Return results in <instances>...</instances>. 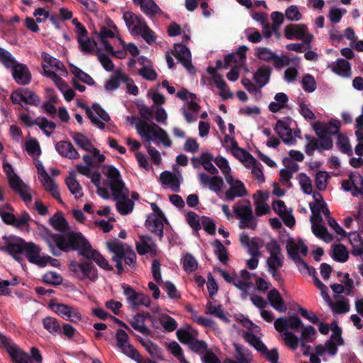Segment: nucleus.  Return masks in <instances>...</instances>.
I'll use <instances>...</instances> for the list:
<instances>
[{
	"mask_svg": "<svg viewBox=\"0 0 363 363\" xmlns=\"http://www.w3.org/2000/svg\"><path fill=\"white\" fill-rule=\"evenodd\" d=\"M341 123L337 119H331L328 122L316 121L313 125V128L318 137L306 135L309 141L305 146V152L308 156H312L315 150L321 152L323 150H330L333 147L332 135H337L340 133Z\"/></svg>",
	"mask_w": 363,
	"mask_h": 363,
	"instance_id": "7ed1b4c3",
	"label": "nucleus"
},
{
	"mask_svg": "<svg viewBox=\"0 0 363 363\" xmlns=\"http://www.w3.org/2000/svg\"><path fill=\"white\" fill-rule=\"evenodd\" d=\"M3 169L8 177L9 186L12 191L18 194L23 202H30L32 201L31 189L14 173L12 165L7 162H4Z\"/></svg>",
	"mask_w": 363,
	"mask_h": 363,
	"instance_id": "39448f33",
	"label": "nucleus"
},
{
	"mask_svg": "<svg viewBox=\"0 0 363 363\" xmlns=\"http://www.w3.org/2000/svg\"><path fill=\"white\" fill-rule=\"evenodd\" d=\"M236 355V362L238 363H252V353L247 348L239 345L238 343H233Z\"/></svg>",
	"mask_w": 363,
	"mask_h": 363,
	"instance_id": "a19ab883",
	"label": "nucleus"
},
{
	"mask_svg": "<svg viewBox=\"0 0 363 363\" xmlns=\"http://www.w3.org/2000/svg\"><path fill=\"white\" fill-rule=\"evenodd\" d=\"M106 177L116 204H134L133 201L129 199V191L122 180L119 170L113 165H108Z\"/></svg>",
	"mask_w": 363,
	"mask_h": 363,
	"instance_id": "20e7f679",
	"label": "nucleus"
},
{
	"mask_svg": "<svg viewBox=\"0 0 363 363\" xmlns=\"http://www.w3.org/2000/svg\"><path fill=\"white\" fill-rule=\"evenodd\" d=\"M199 179L201 185L203 186H208L209 189L216 192H220L224 184L223 180L220 177L214 175L210 177L206 173H200Z\"/></svg>",
	"mask_w": 363,
	"mask_h": 363,
	"instance_id": "bb28decb",
	"label": "nucleus"
},
{
	"mask_svg": "<svg viewBox=\"0 0 363 363\" xmlns=\"http://www.w3.org/2000/svg\"><path fill=\"white\" fill-rule=\"evenodd\" d=\"M213 245L215 248V253L217 255L218 259L223 264H227L228 260V256L227 250L225 246L219 241L216 240Z\"/></svg>",
	"mask_w": 363,
	"mask_h": 363,
	"instance_id": "69168bd1",
	"label": "nucleus"
},
{
	"mask_svg": "<svg viewBox=\"0 0 363 363\" xmlns=\"http://www.w3.org/2000/svg\"><path fill=\"white\" fill-rule=\"evenodd\" d=\"M138 33L141 34L143 38L148 44L152 43L156 39L154 32L148 27L145 21L138 28Z\"/></svg>",
	"mask_w": 363,
	"mask_h": 363,
	"instance_id": "774afa93",
	"label": "nucleus"
},
{
	"mask_svg": "<svg viewBox=\"0 0 363 363\" xmlns=\"http://www.w3.org/2000/svg\"><path fill=\"white\" fill-rule=\"evenodd\" d=\"M314 284L320 291L323 298L330 306L334 313L342 314L347 313L350 311V306L348 299L341 298L333 303L327 292V287L318 279L317 277H314Z\"/></svg>",
	"mask_w": 363,
	"mask_h": 363,
	"instance_id": "1a4fd4ad",
	"label": "nucleus"
},
{
	"mask_svg": "<svg viewBox=\"0 0 363 363\" xmlns=\"http://www.w3.org/2000/svg\"><path fill=\"white\" fill-rule=\"evenodd\" d=\"M274 211L281 218L284 224L292 228L295 225V218L292 214V208L287 206H274Z\"/></svg>",
	"mask_w": 363,
	"mask_h": 363,
	"instance_id": "72a5a7b5",
	"label": "nucleus"
},
{
	"mask_svg": "<svg viewBox=\"0 0 363 363\" xmlns=\"http://www.w3.org/2000/svg\"><path fill=\"white\" fill-rule=\"evenodd\" d=\"M330 178L328 173L325 171H318L315 177V182L316 188L319 191L325 190L327 184L328 180Z\"/></svg>",
	"mask_w": 363,
	"mask_h": 363,
	"instance_id": "338daca9",
	"label": "nucleus"
},
{
	"mask_svg": "<svg viewBox=\"0 0 363 363\" xmlns=\"http://www.w3.org/2000/svg\"><path fill=\"white\" fill-rule=\"evenodd\" d=\"M199 335V332L190 325H186L177 331V339L183 344L189 345Z\"/></svg>",
	"mask_w": 363,
	"mask_h": 363,
	"instance_id": "c85d7f7f",
	"label": "nucleus"
},
{
	"mask_svg": "<svg viewBox=\"0 0 363 363\" xmlns=\"http://www.w3.org/2000/svg\"><path fill=\"white\" fill-rule=\"evenodd\" d=\"M24 252L30 263L36 264L40 267L45 263V259L44 258L45 255L40 254V247L34 242H27Z\"/></svg>",
	"mask_w": 363,
	"mask_h": 363,
	"instance_id": "4be33fe9",
	"label": "nucleus"
},
{
	"mask_svg": "<svg viewBox=\"0 0 363 363\" xmlns=\"http://www.w3.org/2000/svg\"><path fill=\"white\" fill-rule=\"evenodd\" d=\"M229 206H223V211L229 218L235 216L236 218L240 219V228H245L246 223L251 220L252 218V209L250 206H233V214L231 213L230 210L228 209Z\"/></svg>",
	"mask_w": 363,
	"mask_h": 363,
	"instance_id": "2eb2a0df",
	"label": "nucleus"
},
{
	"mask_svg": "<svg viewBox=\"0 0 363 363\" xmlns=\"http://www.w3.org/2000/svg\"><path fill=\"white\" fill-rule=\"evenodd\" d=\"M69 269L72 275L80 281L92 283L95 282L99 278L97 269L86 261L77 262L72 260L69 264Z\"/></svg>",
	"mask_w": 363,
	"mask_h": 363,
	"instance_id": "0eeeda50",
	"label": "nucleus"
},
{
	"mask_svg": "<svg viewBox=\"0 0 363 363\" xmlns=\"http://www.w3.org/2000/svg\"><path fill=\"white\" fill-rule=\"evenodd\" d=\"M65 184L69 191L74 196L76 199H79L83 196L82 188L79 182L75 178L74 172L69 173V176L66 178Z\"/></svg>",
	"mask_w": 363,
	"mask_h": 363,
	"instance_id": "58836bf2",
	"label": "nucleus"
},
{
	"mask_svg": "<svg viewBox=\"0 0 363 363\" xmlns=\"http://www.w3.org/2000/svg\"><path fill=\"white\" fill-rule=\"evenodd\" d=\"M342 187L346 191H351L352 196L363 194V177L359 173H351L349 179L343 180Z\"/></svg>",
	"mask_w": 363,
	"mask_h": 363,
	"instance_id": "6ab92c4d",
	"label": "nucleus"
},
{
	"mask_svg": "<svg viewBox=\"0 0 363 363\" xmlns=\"http://www.w3.org/2000/svg\"><path fill=\"white\" fill-rule=\"evenodd\" d=\"M167 350L178 359L179 363H189L184 355L182 347L175 341L166 344Z\"/></svg>",
	"mask_w": 363,
	"mask_h": 363,
	"instance_id": "49530a36",
	"label": "nucleus"
},
{
	"mask_svg": "<svg viewBox=\"0 0 363 363\" xmlns=\"http://www.w3.org/2000/svg\"><path fill=\"white\" fill-rule=\"evenodd\" d=\"M267 299L271 306L275 310L281 313H284L286 311V305L280 293L276 289H271L269 291Z\"/></svg>",
	"mask_w": 363,
	"mask_h": 363,
	"instance_id": "473e14b6",
	"label": "nucleus"
},
{
	"mask_svg": "<svg viewBox=\"0 0 363 363\" xmlns=\"http://www.w3.org/2000/svg\"><path fill=\"white\" fill-rule=\"evenodd\" d=\"M337 351V345L332 340H328L324 344H318L314 347V352L323 358L326 356H334Z\"/></svg>",
	"mask_w": 363,
	"mask_h": 363,
	"instance_id": "f704fd0d",
	"label": "nucleus"
},
{
	"mask_svg": "<svg viewBox=\"0 0 363 363\" xmlns=\"http://www.w3.org/2000/svg\"><path fill=\"white\" fill-rule=\"evenodd\" d=\"M138 134L145 138V141L150 143L152 137L157 138L165 147H170L172 141L169 138L167 132L155 123L149 124L140 121L136 125Z\"/></svg>",
	"mask_w": 363,
	"mask_h": 363,
	"instance_id": "423d86ee",
	"label": "nucleus"
},
{
	"mask_svg": "<svg viewBox=\"0 0 363 363\" xmlns=\"http://www.w3.org/2000/svg\"><path fill=\"white\" fill-rule=\"evenodd\" d=\"M0 62L8 69H13L18 62L6 50L0 48Z\"/></svg>",
	"mask_w": 363,
	"mask_h": 363,
	"instance_id": "864d4df0",
	"label": "nucleus"
},
{
	"mask_svg": "<svg viewBox=\"0 0 363 363\" xmlns=\"http://www.w3.org/2000/svg\"><path fill=\"white\" fill-rule=\"evenodd\" d=\"M276 133L286 144H294L295 140L293 138L292 130L286 121L279 119L274 128Z\"/></svg>",
	"mask_w": 363,
	"mask_h": 363,
	"instance_id": "a878e982",
	"label": "nucleus"
},
{
	"mask_svg": "<svg viewBox=\"0 0 363 363\" xmlns=\"http://www.w3.org/2000/svg\"><path fill=\"white\" fill-rule=\"evenodd\" d=\"M71 72L74 75L76 78L82 82L90 86L95 84V81L93 79V78L89 74L80 69L79 67L74 65H72Z\"/></svg>",
	"mask_w": 363,
	"mask_h": 363,
	"instance_id": "5fc2aeb1",
	"label": "nucleus"
},
{
	"mask_svg": "<svg viewBox=\"0 0 363 363\" xmlns=\"http://www.w3.org/2000/svg\"><path fill=\"white\" fill-rule=\"evenodd\" d=\"M183 267L188 273L195 272L198 268V262L195 257L189 253H186L182 258Z\"/></svg>",
	"mask_w": 363,
	"mask_h": 363,
	"instance_id": "6e6d98bb",
	"label": "nucleus"
},
{
	"mask_svg": "<svg viewBox=\"0 0 363 363\" xmlns=\"http://www.w3.org/2000/svg\"><path fill=\"white\" fill-rule=\"evenodd\" d=\"M337 145L339 150L342 153L347 154L348 156L352 155V150L348 138L342 133L337 135Z\"/></svg>",
	"mask_w": 363,
	"mask_h": 363,
	"instance_id": "8fccbe9b",
	"label": "nucleus"
},
{
	"mask_svg": "<svg viewBox=\"0 0 363 363\" xmlns=\"http://www.w3.org/2000/svg\"><path fill=\"white\" fill-rule=\"evenodd\" d=\"M160 320L164 330L167 332H172L177 327V321L173 318L167 314H161L160 316Z\"/></svg>",
	"mask_w": 363,
	"mask_h": 363,
	"instance_id": "e2e57ef3",
	"label": "nucleus"
},
{
	"mask_svg": "<svg viewBox=\"0 0 363 363\" xmlns=\"http://www.w3.org/2000/svg\"><path fill=\"white\" fill-rule=\"evenodd\" d=\"M240 241L250 256H262L261 245L256 238H251L247 234L242 233L240 236Z\"/></svg>",
	"mask_w": 363,
	"mask_h": 363,
	"instance_id": "cd10ccee",
	"label": "nucleus"
},
{
	"mask_svg": "<svg viewBox=\"0 0 363 363\" xmlns=\"http://www.w3.org/2000/svg\"><path fill=\"white\" fill-rule=\"evenodd\" d=\"M42 280L48 284L60 285L63 281V278L57 272L49 271L43 275Z\"/></svg>",
	"mask_w": 363,
	"mask_h": 363,
	"instance_id": "4d7b16f0",
	"label": "nucleus"
},
{
	"mask_svg": "<svg viewBox=\"0 0 363 363\" xmlns=\"http://www.w3.org/2000/svg\"><path fill=\"white\" fill-rule=\"evenodd\" d=\"M242 335L245 341L253 346L257 351L264 350L265 345L258 336L250 332H245Z\"/></svg>",
	"mask_w": 363,
	"mask_h": 363,
	"instance_id": "603ef678",
	"label": "nucleus"
},
{
	"mask_svg": "<svg viewBox=\"0 0 363 363\" xmlns=\"http://www.w3.org/2000/svg\"><path fill=\"white\" fill-rule=\"evenodd\" d=\"M135 249L140 255H150L154 257L157 254V245L149 235H140L135 243Z\"/></svg>",
	"mask_w": 363,
	"mask_h": 363,
	"instance_id": "aec40b11",
	"label": "nucleus"
},
{
	"mask_svg": "<svg viewBox=\"0 0 363 363\" xmlns=\"http://www.w3.org/2000/svg\"><path fill=\"white\" fill-rule=\"evenodd\" d=\"M251 274L246 269H242L240 272V274H235L233 278L232 284L236 288L242 291V298H246L248 295V291L252 287L250 281Z\"/></svg>",
	"mask_w": 363,
	"mask_h": 363,
	"instance_id": "412c9836",
	"label": "nucleus"
},
{
	"mask_svg": "<svg viewBox=\"0 0 363 363\" xmlns=\"http://www.w3.org/2000/svg\"><path fill=\"white\" fill-rule=\"evenodd\" d=\"M79 50L84 54H91L94 50L96 43L93 38H90L86 35V37L77 38Z\"/></svg>",
	"mask_w": 363,
	"mask_h": 363,
	"instance_id": "a18cd8bd",
	"label": "nucleus"
},
{
	"mask_svg": "<svg viewBox=\"0 0 363 363\" xmlns=\"http://www.w3.org/2000/svg\"><path fill=\"white\" fill-rule=\"evenodd\" d=\"M206 313L218 317L225 322L228 321L222 306L220 304H216L212 301H208L207 303L206 306Z\"/></svg>",
	"mask_w": 363,
	"mask_h": 363,
	"instance_id": "c03bdc74",
	"label": "nucleus"
},
{
	"mask_svg": "<svg viewBox=\"0 0 363 363\" xmlns=\"http://www.w3.org/2000/svg\"><path fill=\"white\" fill-rule=\"evenodd\" d=\"M186 310L190 313L191 319L195 323L209 328H214L216 325V323L213 320L199 315L198 313L191 306H186Z\"/></svg>",
	"mask_w": 363,
	"mask_h": 363,
	"instance_id": "79ce46f5",
	"label": "nucleus"
},
{
	"mask_svg": "<svg viewBox=\"0 0 363 363\" xmlns=\"http://www.w3.org/2000/svg\"><path fill=\"white\" fill-rule=\"evenodd\" d=\"M311 211V218L313 216L317 218H320V222H323V218H328L330 217V211L327 206H310Z\"/></svg>",
	"mask_w": 363,
	"mask_h": 363,
	"instance_id": "13d9d810",
	"label": "nucleus"
},
{
	"mask_svg": "<svg viewBox=\"0 0 363 363\" xmlns=\"http://www.w3.org/2000/svg\"><path fill=\"white\" fill-rule=\"evenodd\" d=\"M174 56L186 69L191 74L196 73V69L191 63V54L189 49L181 43L174 45Z\"/></svg>",
	"mask_w": 363,
	"mask_h": 363,
	"instance_id": "dca6fc26",
	"label": "nucleus"
},
{
	"mask_svg": "<svg viewBox=\"0 0 363 363\" xmlns=\"http://www.w3.org/2000/svg\"><path fill=\"white\" fill-rule=\"evenodd\" d=\"M106 246L108 250L114 255L112 260L116 262V267L118 274L123 273L124 271L122 264L123 256L131 247L116 239L107 241Z\"/></svg>",
	"mask_w": 363,
	"mask_h": 363,
	"instance_id": "9b49d317",
	"label": "nucleus"
},
{
	"mask_svg": "<svg viewBox=\"0 0 363 363\" xmlns=\"http://www.w3.org/2000/svg\"><path fill=\"white\" fill-rule=\"evenodd\" d=\"M65 235L55 237V245L62 250H77L79 254L93 260L97 265L105 270H111L112 266L99 252L94 250L89 242L80 233L68 231Z\"/></svg>",
	"mask_w": 363,
	"mask_h": 363,
	"instance_id": "f03ea898",
	"label": "nucleus"
},
{
	"mask_svg": "<svg viewBox=\"0 0 363 363\" xmlns=\"http://www.w3.org/2000/svg\"><path fill=\"white\" fill-rule=\"evenodd\" d=\"M122 288L127 301L131 308H135L140 306L149 307L150 306L151 301L147 296L143 293L136 292L128 285H123Z\"/></svg>",
	"mask_w": 363,
	"mask_h": 363,
	"instance_id": "4468645a",
	"label": "nucleus"
},
{
	"mask_svg": "<svg viewBox=\"0 0 363 363\" xmlns=\"http://www.w3.org/2000/svg\"><path fill=\"white\" fill-rule=\"evenodd\" d=\"M0 341L6 349L14 363H33L28 354L13 344L6 336L0 335Z\"/></svg>",
	"mask_w": 363,
	"mask_h": 363,
	"instance_id": "f8f14e48",
	"label": "nucleus"
},
{
	"mask_svg": "<svg viewBox=\"0 0 363 363\" xmlns=\"http://www.w3.org/2000/svg\"><path fill=\"white\" fill-rule=\"evenodd\" d=\"M70 306H71L67 304L58 303L55 299L50 300L48 303L49 308L64 319L65 316H67V313Z\"/></svg>",
	"mask_w": 363,
	"mask_h": 363,
	"instance_id": "de8ad7c7",
	"label": "nucleus"
},
{
	"mask_svg": "<svg viewBox=\"0 0 363 363\" xmlns=\"http://www.w3.org/2000/svg\"><path fill=\"white\" fill-rule=\"evenodd\" d=\"M286 249L292 259L304 257L308 253L307 246L301 240H288Z\"/></svg>",
	"mask_w": 363,
	"mask_h": 363,
	"instance_id": "b1692460",
	"label": "nucleus"
},
{
	"mask_svg": "<svg viewBox=\"0 0 363 363\" xmlns=\"http://www.w3.org/2000/svg\"><path fill=\"white\" fill-rule=\"evenodd\" d=\"M310 220L312 232L317 238L327 243L331 242L333 240V235L322 225L320 218H317L313 216V218H310Z\"/></svg>",
	"mask_w": 363,
	"mask_h": 363,
	"instance_id": "393cba45",
	"label": "nucleus"
},
{
	"mask_svg": "<svg viewBox=\"0 0 363 363\" xmlns=\"http://www.w3.org/2000/svg\"><path fill=\"white\" fill-rule=\"evenodd\" d=\"M332 258L340 263L347 262L349 259V252L342 244H336L332 247Z\"/></svg>",
	"mask_w": 363,
	"mask_h": 363,
	"instance_id": "ea45409f",
	"label": "nucleus"
},
{
	"mask_svg": "<svg viewBox=\"0 0 363 363\" xmlns=\"http://www.w3.org/2000/svg\"><path fill=\"white\" fill-rule=\"evenodd\" d=\"M165 220L166 218L158 206H153L152 212L147 216L145 225L150 232L162 240Z\"/></svg>",
	"mask_w": 363,
	"mask_h": 363,
	"instance_id": "9d476101",
	"label": "nucleus"
},
{
	"mask_svg": "<svg viewBox=\"0 0 363 363\" xmlns=\"http://www.w3.org/2000/svg\"><path fill=\"white\" fill-rule=\"evenodd\" d=\"M225 180L230 186L225 192L227 201H233L235 198L244 197L247 194L245 184L240 180L234 179L232 175L226 176Z\"/></svg>",
	"mask_w": 363,
	"mask_h": 363,
	"instance_id": "ddd939ff",
	"label": "nucleus"
},
{
	"mask_svg": "<svg viewBox=\"0 0 363 363\" xmlns=\"http://www.w3.org/2000/svg\"><path fill=\"white\" fill-rule=\"evenodd\" d=\"M11 70L12 77L18 84L25 86L30 83L32 76L26 65L18 62Z\"/></svg>",
	"mask_w": 363,
	"mask_h": 363,
	"instance_id": "5701e85b",
	"label": "nucleus"
},
{
	"mask_svg": "<svg viewBox=\"0 0 363 363\" xmlns=\"http://www.w3.org/2000/svg\"><path fill=\"white\" fill-rule=\"evenodd\" d=\"M301 84L303 89L308 93L313 92L317 87L314 77L310 74H306L303 77Z\"/></svg>",
	"mask_w": 363,
	"mask_h": 363,
	"instance_id": "bf43d9fd",
	"label": "nucleus"
},
{
	"mask_svg": "<svg viewBox=\"0 0 363 363\" xmlns=\"http://www.w3.org/2000/svg\"><path fill=\"white\" fill-rule=\"evenodd\" d=\"M23 102L26 104L38 106L40 104V98L29 89H23Z\"/></svg>",
	"mask_w": 363,
	"mask_h": 363,
	"instance_id": "0e129e2a",
	"label": "nucleus"
},
{
	"mask_svg": "<svg viewBox=\"0 0 363 363\" xmlns=\"http://www.w3.org/2000/svg\"><path fill=\"white\" fill-rule=\"evenodd\" d=\"M307 30L308 28L304 24H289L284 29V35L288 40L294 38L300 40L304 37Z\"/></svg>",
	"mask_w": 363,
	"mask_h": 363,
	"instance_id": "2f4dec72",
	"label": "nucleus"
},
{
	"mask_svg": "<svg viewBox=\"0 0 363 363\" xmlns=\"http://www.w3.org/2000/svg\"><path fill=\"white\" fill-rule=\"evenodd\" d=\"M330 67L333 72L340 76L349 77L351 75V65L345 59H337L335 63L330 65Z\"/></svg>",
	"mask_w": 363,
	"mask_h": 363,
	"instance_id": "e433bc0d",
	"label": "nucleus"
},
{
	"mask_svg": "<svg viewBox=\"0 0 363 363\" xmlns=\"http://www.w3.org/2000/svg\"><path fill=\"white\" fill-rule=\"evenodd\" d=\"M141 10L147 16H153L161 14L162 11L153 0H145L140 6Z\"/></svg>",
	"mask_w": 363,
	"mask_h": 363,
	"instance_id": "3c124183",
	"label": "nucleus"
},
{
	"mask_svg": "<svg viewBox=\"0 0 363 363\" xmlns=\"http://www.w3.org/2000/svg\"><path fill=\"white\" fill-rule=\"evenodd\" d=\"M272 71L270 67L262 65L254 74L253 79L259 88H262L269 82Z\"/></svg>",
	"mask_w": 363,
	"mask_h": 363,
	"instance_id": "c9c22d12",
	"label": "nucleus"
},
{
	"mask_svg": "<svg viewBox=\"0 0 363 363\" xmlns=\"http://www.w3.org/2000/svg\"><path fill=\"white\" fill-rule=\"evenodd\" d=\"M55 149L62 157H67L69 159H77L79 157V154L70 142H58L55 145Z\"/></svg>",
	"mask_w": 363,
	"mask_h": 363,
	"instance_id": "c756f323",
	"label": "nucleus"
},
{
	"mask_svg": "<svg viewBox=\"0 0 363 363\" xmlns=\"http://www.w3.org/2000/svg\"><path fill=\"white\" fill-rule=\"evenodd\" d=\"M145 316L144 315L137 314L133 316L132 320L130 321V324L135 330L143 334H147L148 333L149 330L145 325Z\"/></svg>",
	"mask_w": 363,
	"mask_h": 363,
	"instance_id": "09e8293b",
	"label": "nucleus"
},
{
	"mask_svg": "<svg viewBox=\"0 0 363 363\" xmlns=\"http://www.w3.org/2000/svg\"><path fill=\"white\" fill-rule=\"evenodd\" d=\"M50 223L55 230L61 233H64L70 231L68 223L60 212L56 213L50 218Z\"/></svg>",
	"mask_w": 363,
	"mask_h": 363,
	"instance_id": "4c0bfd02",
	"label": "nucleus"
},
{
	"mask_svg": "<svg viewBox=\"0 0 363 363\" xmlns=\"http://www.w3.org/2000/svg\"><path fill=\"white\" fill-rule=\"evenodd\" d=\"M43 324L45 329L52 334H56L60 331V325L56 318L52 317H46L43 320Z\"/></svg>",
	"mask_w": 363,
	"mask_h": 363,
	"instance_id": "680f3d73",
	"label": "nucleus"
},
{
	"mask_svg": "<svg viewBox=\"0 0 363 363\" xmlns=\"http://www.w3.org/2000/svg\"><path fill=\"white\" fill-rule=\"evenodd\" d=\"M269 256L267 259L268 271L273 277H276L284 263V255L279 244L275 240H272L266 245Z\"/></svg>",
	"mask_w": 363,
	"mask_h": 363,
	"instance_id": "6e6552de",
	"label": "nucleus"
},
{
	"mask_svg": "<svg viewBox=\"0 0 363 363\" xmlns=\"http://www.w3.org/2000/svg\"><path fill=\"white\" fill-rule=\"evenodd\" d=\"M274 326L286 347L294 351L301 347L306 349L303 355H308L307 344L317 338V331L313 325H305L298 317L292 315L276 319Z\"/></svg>",
	"mask_w": 363,
	"mask_h": 363,
	"instance_id": "f257e3e1",
	"label": "nucleus"
},
{
	"mask_svg": "<svg viewBox=\"0 0 363 363\" xmlns=\"http://www.w3.org/2000/svg\"><path fill=\"white\" fill-rule=\"evenodd\" d=\"M276 52H272L269 48L266 47H257L256 48L257 57L264 62L272 61Z\"/></svg>",
	"mask_w": 363,
	"mask_h": 363,
	"instance_id": "052dcab7",
	"label": "nucleus"
},
{
	"mask_svg": "<svg viewBox=\"0 0 363 363\" xmlns=\"http://www.w3.org/2000/svg\"><path fill=\"white\" fill-rule=\"evenodd\" d=\"M27 242L19 237H9L6 238V251L17 261L21 262L23 252Z\"/></svg>",
	"mask_w": 363,
	"mask_h": 363,
	"instance_id": "f3484780",
	"label": "nucleus"
},
{
	"mask_svg": "<svg viewBox=\"0 0 363 363\" xmlns=\"http://www.w3.org/2000/svg\"><path fill=\"white\" fill-rule=\"evenodd\" d=\"M70 135L74 143L85 151L89 152L94 147L90 140L84 134L78 132H72Z\"/></svg>",
	"mask_w": 363,
	"mask_h": 363,
	"instance_id": "37998d69",
	"label": "nucleus"
},
{
	"mask_svg": "<svg viewBox=\"0 0 363 363\" xmlns=\"http://www.w3.org/2000/svg\"><path fill=\"white\" fill-rule=\"evenodd\" d=\"M123 19L129 30L135 34H138V28L145 21L141 16H137L131 11L125 12Z\"/></svg>",
	"mask_w": 363,
	"mask_h": 363,
	"instance_id": "7c9ffc66",
	"label": "nucleus"
},
{
	"mask_svg": "<svg viewBox=\"0 0 363 363\" xmlns=\"http://www.w3.org/2000/svg\"><path fill=\"white\" fill-rule=\"evenodd\" d=\"M116 337L117 346L122 352L135 361H138L140 354L138 351L130 345L128 334L124 330L120 329L117 331Z\"/></svg>",
	"mask_w": 363,
	"mask_h": 363,
	"instance_id": "a211bd4d",
	"label": "nucleus"
}]
</instances>
